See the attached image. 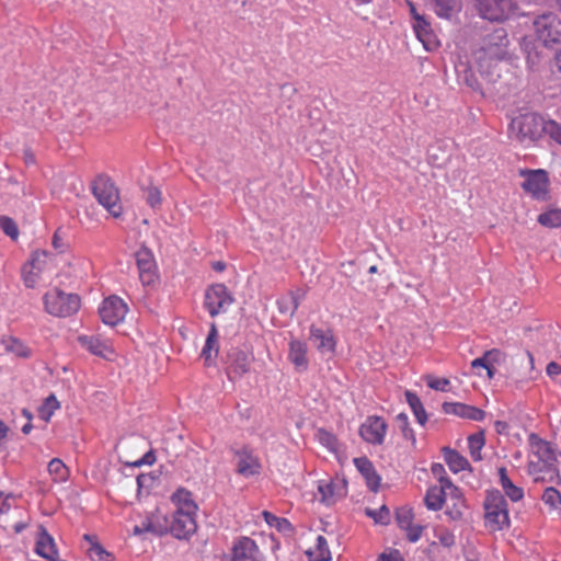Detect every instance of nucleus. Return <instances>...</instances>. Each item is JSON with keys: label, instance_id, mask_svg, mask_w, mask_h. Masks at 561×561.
Wrapping results in <instances>:
<instances>
[{"label": "nucleus", "instance_id": "f257e3e1", "mask_svg": "<svg viewBox=\"0 0 561 561\" xmlns=\"http://www.w3.org/2000/svg\"><path fill=\"white\" fill-rule=\"evenodd\" d=\"M510 39L506 28L502 26L481 27L473 39L471 54L480 75L488 83H494L500 73L497 61L508 57Z\"/></svg>", "mask_w": 561, "mask_h": 561}, {"label": "nucleus", "instance_id": "f03ea898", "mask_svg": "<svg viewBox=\"0 0 561 561\" xmlns=\"http://www.w3.org/2000/svg\"><path fill=\"white\" fill-rule=\"evenodd\" d=\"M548 122L536 113H526L513 118L508 125V135L523 142L536 141L546 134Z\"/></svg>", "mask_w": 561, "mask_h": 561}, {"label": "nucleus", "instance_id": "7ed1b4c3", "mask_svg": "<svg viewBox=\"0 0 561 561\" xmlns=\"http://www.w3.org/2000/svg\"><path fill=\"white\" fill-rule=\"evenodd\" d=\"M483 506L485 520L493 530L510 526L507 502L499 490L488 491Z\"/></svg>", "mask_w": 561, "mask_h": 561}, {"label": "nucleus", "instance_id": "20e7f679", "mask_svg": "<svg viewBox=\"0 0 561 561\" xmlns=\"http://www.w3.org/2000/svg\"><path fill=\"white\" fill-rule=\"evenodd\" d=\"M45 310L56 317H69L80 308V297L76 294H66L59 288L44 295Z\"/></svg>", "mask_w": 561, "mask_h": 561}, {"label": "nucleus", "instance_id": "39448f33", "mask_svg": "<svg viewBox=\"0 0 561 561\" xmlns=\"http://www.w3.org/2000/svg\"><path fill=\"white\" fill-rule=\"evenodd\" d=\"M533 26L545 47L552 48L561 44V20L557 14L543 13L534 20Z\"/></svg>", "mask_w": 561, "mask_h": 561}, {"label": "nucleus", "instance_id": "423d86ee", "mask_svg": "<svg viewBox=\"0 0 561 561\" xmlns=\"http://www.w3.org/2000/svg\"><path fill=\"white\" fill-rule=\"evenodd\" d=\"M92 193L113 217L118 218L122 215V207L117 206L118 190L107 175L100 174L95 178L92 183Z\"/></svg>", "mask_w": 561, "mask_h": 561}, {"label": "nucleus", "instance_id": "0eeeda50", "mask_svg": "<svg viewBox=\"0 0 561 561\" xmlns=\"http://www.w3.org/2000/svg\"><path fill=\"white\" fill-rule=\"evenodd\" d=\"M234 302V298L228 291L225 284L218 283L208 286L205 291L204 307L208 310L210 317H216L226 311V306Z\"/></svg>", "mask_w": 561, "mask_h": 561}, {"label": "nucleus", "instance_id": "6e6552de", "mask_svg": "<svg viewBox=\"0 0 561 561\" xmlns=\"http://www.w3.org/2000/svg\"><path fill=\"white\" fill-rule=\"evenodd\" d=\"M481 16L491 22H502L517 9L513 0H477Z\"/></svg>", "mask_w": 561, "mask_h": 561}, {"label": "nucleus", "instance_id": "1a4fd4ad", "mask_svg": "<svg viewBox=\"0 0 561 561\" xmlns=\"http://www.w3.org/2000/svg\"><path fill=\"white\" fill-rule=\"evenodd\" d=\"M139 279L144 286H153L159 278L158 267L152 251L146 247L135 253Z\"/></svg>", "mask_w": 561, "mask_h": 561}, {"label": "nucleus", "instance_id": "9d476101", "mask_svg": "<svg viewBox=\"0 0 561 561\" xmlns=\"http://www.w3.org/2000/svg\"><path fill=\"white\" fill-rule=\"evenodd\" d=\"M520 174L526 176L522 184L525 192L531 194L538 201H546L548 198L549 178L547 171L541 169L523 170Z\"/></svg>", "mask_w": 561, "mask_h": 561}, {"label": "nucleus", "instance_id": "9b49d317", "mask_svg": "<svg viewBox=\"0 0 561 561\" xmlns=\"http://www.w3.org/2000/svg\"><path fill=\"white\" fill-rule=\"evenodd\" d=\"M194 514L184 512L183 507H178L169 523V533L178 539H188L197 529Z\"/></svg>", "mask_w": 561, "mask_h": 561}, {"label": "nucleus", "instance_id": "f8f14e48", "mask_svg": "<svg viewBox=\"0 0 561 561\" xmlns=\"http://www.w3.org/2000/svg\"><path fill=\"white\" fill-rule=\"evenodd\" d=\"M252 360L251 354L238 347H231L227 353V377L233 380L237 377L243 376L250 370Z\"/></svg>", "mask_w": 561, "mask_h": 561}, {"label": "nucleus", "instance_id": "ddd939ff", "mask_svg": "<svg viewBox=\"0 0 561 561\" xmlns=\"http://www.w3.org/2000/svg\"><path fill=\"white\" fill-rule=\"evenodd\" d=\"M232 451L237 459L236 472L238 474L245 478L260 474L261 462L249 447L232 448Z\"/></svg>", "mask_w": 561, "mask_h": 561}, {"label": "nucleus", "instance_id": "4468645a", "mask_svg": "<svg viewBox=\"0 0 561 561\" xmlns=\"http://www.w3.org/2000/svg\"><path fill=\"white\" fill-rule=\"evenodd\" d=\"M127 310L126 304L119 297L110 296L104 299L99 313L105 324L114 327L124 319Z\"/></svg>", "mask_w": 561, "mask_h": 561}, {"label": "nucleus", "instance_id": "2eb2a0df", "mask_svg": "<svg viewBox=\"0 0 561 561\" xmlns=\"http://www.w3.org/2000/svg\"><path fill=\"white\" fill-rule=\"evenodd\" d=\"M387 428V423L380 416H369L359 427V435L370 444L380 445Z\"/></svg>", "mask_w": 561, "mask_h": 561}, {"label": "nucleus", "instance_id": "dca6fc26", "mask_svg": "<svg viewBox=\"0 0 561 561\" xmlns=\"http://www.w3.org/2000/svg\"><path fill=\"white\" fill-rule=\"evenodd\" d=\"M261 553L254 540L241 537L234 542L230 561H261Z\"/></svg>", "mask_w": 561, "mask_h": 561}, {"label": "nucleus", "instance_id": "f3484780", "mask_svg": "<svg viewBox=\"0 0 561 561\" xmlns=\"http://www.w3.org/2000/svg\"><path fill=\"white\" fill-rule=\"evenodd\" d=\"M442 410L446 414H454L472 421H482L485 416V412L483 410L460 402H444Z\"/></svg>", "mask_w": 561, "mask_h": 561}, {"label": "nucleus", "instance_id": "a211bd4d", "mask_svg": "<svg viewBox=\"0 0 561 561\" xmlns=\"http://www.w3.org/2000/svg\"><path fill=\"white\" fill-rule=\"evenodd\" d=\"M353 461L357 470L365 478L368 489L373 492H377L381 478L375 470L373 462L367 457L354 458Z\"/></svg>", "mask_w": 561, "mask_h": 561}, {"label": "nucleus", "instance_id": "6ab92c4d", "mask_svg": "<svg viewBox=\"0 0 561 561\" xmlns=\"http://www.w3.org/2000/svg\"><path fill=\"white\" fill-rule=\"evenodd\" d=\"M528 440L531 448L535 449L534 453L541 463L558 461L556 450L552 448L549 442L540 438L536 433H531L528 437Z\"/></svg>", "mask_w": 561, "mask_h": 561}, {"label": "nucleus", "instance_id": "aec40b11", "mask_svg": "<svg viewBox=\"0 0 561 561\" xmlns=\"http://www.w3.org/2000/svg\"><path fill=\"white\" fill-rule=\"evenodd\" d=\"M307 344L297 339L289 342L288 359L294 364L295 369L305 371L308 368Z\"/></svg>", "mask_w": 561, "mask_h": 561}, {"label": "nucleus", "instance_id": "412c9836", "mask_svg": "<svg viewBox=\"0 0 561 561\" xmlns=\"http://www.w3.org/2000/svg\"><path fill=\"white\" fill-rule=\"evenodd\" d=\"M413 30L426 50H433L436 48V35L434 34L430 22H427L425 18H417V22H413Z\"/></svg>", "mask_w": 561, "mask_h": 561}, {"label": "nucleus", "instance_id": "4be33fe9", "mask_svg": "<svg viewBox=\"0 0 561 561\" xmlns=\"http://www.w3.org/2000/svg\"><path fill=\"white\" fill-rule=\"evenodd\" d=\"M78 341L89 352L102 358L111 359L110 355L114 354V351L108 345L93 335H80Z\"/></svg>", "mask_w": 561, "mask_h": 561}, {"label": "nucleus", "instance_id": "5701e85b", "mask_svg": "<svg viewBox=\"0 0 561 561\" xmlns=\"http://www.w3.org/2000/svg\"><path fill=\"white\" fill-rule=\"evenodd\" d=\"M442 451L446 463L453 472L458 473L463 470H472L469 461L457 450L451 449L450 447H443Z\"/></svg>", "mask_w": 561, "mask_h": 561}, {"label": "nucleus", "instance_id": "b1692460", "mask_svg": "<svg viewBox=\"0 0 561 561\" xmlns=\"http://www.w3.org/2000/svg\"><path fill=\"white\" fill-rule=\"evenodd\" d=\"M36 552L47 560H54V556H58L53 537L43 527L36 542Z\"/></svg>", "mask_w": 561, "mask_h": 561}, {"label": "nucleus", "instance_id": "393cba45", "mask_svg": "<svg viewBox=\"0 0 561 561\" xmlns=\"http://www.w3.org/2000/svg\"><path fill=\"white\" fill-rule=\"evenodd\" d=\"M500 483L505 492L513 502L520 501L524 497V491L522 488L515 485L507 476L506 468H499Z\"/></svg>", "mask_w": 561, "mask_h": 561}, {"label": "nucleus", "instance_id": "a878e982", "mask_svg": "<svg viewBox=\"0 0 561 561\" xmlns=\"http://www.w3.org/2000/svg\"><path fill=\"white\" fill-rule=\"evenodd\" d=\"M310 340L314 342L317 348L321 352L333 351L335 342L333 335L325 334L322 330L311 325L310 328Z\"/></svg>", "mask_w": 561, "mask_h": 561}, {"label": "nucleus", "instance_id": "bb28decb", "mask_svg": "<svg viewBox=\"0 0 561 561\" xmlns=\"http://www.w3.org/2000/svg\"><path fill=\"white\" fill-rule=\"evenodd\" d=\"M218 331L216 328V324L213 323L210 325V330L208 332L205 345L202 350L201 356L205 359V365H210L211 359V351H215V355L218 354L219 347H218Z\"/></svg>", "mask_w": 561, "mask_h": 561}, {"label": "nucleus", "instance_id": "cd10ccee", "mask_svg": "<svg viewBox=\"0 0 561 561\" xmlns=\"http://www.w3.org/2000/svg\"><path fill=\"white\" fill-rule=\"evenodd\" d=\"M404 396L417 422L421 425H425V423L427 422V413L419 396L410 390H407L404 392Z\"/></svg>", "mask_w": 561, "mask_h": 561}, {"label": "nucleus", "instance_id": "c85d7f7f", "mask_svg": "<svg viewBox=\"0 0 561 561\" xmlns=\"http://www.w3.org/2000/svg\"><path fill=\"white\" fill-rule=\"evenodd\" d=\"M446 495L442 488L431 486L425 495L424 502L428 510L438 511L443 507Z\"/></svg>", "mask_w": 561, "mask_h": 561}, {"label": "nucleus", "instance_id": "c756f323", "mask_svg": "<svg viewBox=\"0 0 561 561\" xmlns=\"http://www.w3.org/2000/svg\"><path fill=\"white\" fill-rule=\"evenodd\" d=\"M463 69L457 68V71L459 73V77L462 79V81L471 88L473 91L480 92L483 94L482 83L480 82L479 78L476 76V72L472 68V66L467 65H460Z\"/></svg>", "mask_w": 561, "mask_h": 561}, {"label": "nucleus", "instance_id": "7c9ffc66", "mask_svg": "<svg viewBox=\"0 0 561 561\" xmlns=\"http://www.w3.org/2000/svg\"><path fill=\"white\" fill-rule=\"evenodd\" d=\"M262 515H263L265 522L270 526L275 527L278 531L284 533V534H293L294 533V527L288 519L283 518V517H277L267 511H264L262 513Z\"/></svg>", "mask_w": 561, "mask_h": 561}, {"label": "nucleus", "instance_id": "2f4dec72", "mask_svg": "<svg viewBox=\"0 0 561 561\" xmlns=\"http://www.w3.org/2000/svg\"><path fill=\"white\" fill-rule=\"evenodd\" d=\"M172 500L179 505V507H183L184 512L195 513L197 510V505L192 500L191 492L179 489L173 495Z\"/></svg>", "mask_w": 561, "mask_h": 561}, {"label": "nucleus", "instance_id": "473e14b6", "mask_svg": "<svg viewBox=\"0 0 561 561\" xmlns=\"http://www.w3.org/2000/svg\"><path fill=\"white\" fill-rule=\"evenodd\" d=\"M470 455L473 460L479 461L482 459L481 449L485 444L484 431L481 430L468 437Z\"/></svg>", "mask_w": 561, "mask_h": 561}, {"label": "nucleus", "instance_id": "72a5a7b5", "mask_svg": "<svg viewBox=\"0 0 561 561\" xmlns=\"http://www.w3.org/2000/svg\"><path fill=\"white\" fill-rule=\"evenodd\" d=\"M151 524H149V533L156 536H163L169 533V520L165 516H161L158 512L152 513Z\"/></svg>", "mask_w": 561, "mask_h": 561}, {"label": "nucleus", "instance_id": "f704fd0d", "mask_svg": "<svg viewBox=\"0 0 561 561\" xmlns=\"http://www.w3.org/2000/svg\"><path fill=\"white\" fill-rule=\"evenodd\" d=\"M2 344L8 352H11L19 357H27L30 355V350L18 339L12 336L3 337Z\"/></svg>", "mask_w": 561, "mask_h": 561}, {"label": "nucleus", "instance_id": "c9c22d12", "mask_svg": "<svg viewBox=\"0 0 561 561\" xmlns=\"http://www.w3.org/2000/svg\"><path fill=\"white\" fill-rule=\"evenodd\" d=\"M59 401L55 397V394L48 396L43 404L38 408V414L42 420L45 422H49L55 410L59 408Z\"/></svg>", "mask_w": 561, "mask_h": 561}, {"label": "nucleus", "instance_id": "e433bc0d", "mask_svg": "<svg viewBox=\"0 0 561 561\" xmlns=\"http://www.w3.org/2000/svg\"><path fill=\"white\" fill-rule=\"evenodd\" d=\"M524 49L526 53V62L530 70H538L540 62L542 60L541 53L534 46L533 43H526L524 45Z\"/></svg>", "mask_w": 561, "mask_h": 561}, {"label": "nucleus", "instance_id": "4c0bfd02", "mask_svg": "<svg viewBox=\"0 0 561 561\" xmlns=\"http://www.w3.org/2000/svg\"><path fill=\"white\" fill-rule=\"evenodd\" d=\"M538 222L545 227H561V209H551L538 216Z\"/></svg>", "mask_w": 561, "mask_h": 561}, {"label": "nucleus", "instance_id": "58836bf2", "mask_svg": "<svg viewBox=\"0 0 561 561\" xmlns=\"http://www.w3.org/2000/svg\"><path fill=\"white\" fill-rule=\"evenodd\" d=\"M398 423V427L401 431L403 437L412 442V445H415V436L413 430L410 427L409 419L405 413H399L396 417Z\"/></svg>", "mask_w": 561, "mask_h": 561}, {"label": "nucleus", "instance_id": "ea45409f", "mask_svg": "<svg viewBox=\"0 0 561 561\" xmlns=\"http://www.w3.org/2000/svg\"><path fill=\"white\" fill-rule=\"evenodd\" d=\"M48 472L55 477V479L57 480H65L66 479V476H67V467L65 466V463L58 459V458H54L49 461L48 463Z\"/></svg>", "mask_w": 561, "mask_h": 561}, {"label": "nucleus", "instance_id": "a19ab883", "mask_svg": "<svg viewBox=\"0 0 561 561\" xmlns=\"http://www.w3.org/2000/svg\"><path fill=\"white\" fill-rule=\"evenodd\" d=\"M542 501L554 510L561 507V495L553 486H549L545 490Z\"/></svg>", "mask_w": 561, "mask_h": 561}, {"label": "nucleus", "instance_id": "79ce46f5", "mask_svg": "<svg viewBox=\"0 0 561 561\" xmlns=\"http://www.w3.org/2000/svg\"><path fill=\"white\" fill-rule=\"evenodd\" d=\"M0 228L9 236L12 240H16L19 237V229L15 221L7 216H0Z\"/></svg>", "mask_w": 561, "mask_h": 561}, {"label": "nucleus", "instance_id": "37998d69", "mask_svg": "<svg viewBox=\"0 0 561 561\" xmlns=\"http://www.w3.org/2000/svg\"><path fill=\"white\" fill-rule=\"evenodd\" d=\"M366 515L382 525H387L390 522V510L386 505H382L378 511L366 508Z\"/></svg>", "mask_w": 561, "mask_h": 561}, {"label": "nucleus", "instance_id": "c03bdc74", "mask_svg": "<svg viewBox=\"0 0 561 561\" xmlns=\"http://www.w3.org/2000/svg\"><path fill=\"white\" fill-rule=\"evenodd\" d=\"M413 514L412 510L401 507L398 508L396 512V520L401 529H404L407 527H410L412 524Z\"/></svg>", "mask_w": 561, "mask_h": 561}, {"label": "nucleus", "instance_id": "a18cd8bd", "mask_svg": "<svg viewBox=\"0 0 561 561\" xmlns=\"http://www.w3.org/2000/svg\"><path fill=\"white\" fill-rule=\"evenodd\" d=\"M318 492L321 495V502L330 505L333 503V496H334V485L332 482L329 483H321L318 485Z\"/></svg>", "mask_w": 561, "mask_h": 561}, {"label": "nucleus", "instance_id": "49530a36", "mask_svg": "<svg viewBox=\"0 0 561 561\" xmlns=\"http://www.w3.org/2000/svg\"><path fill=\"white\" fill-rule=\"evenodd\" d=\"M317 551H318L319 556L316 561H330L331 560V552L329 550L327 539L323 536H318V538H317Z\"/></svg>", "mask_w": 561, "mask_h": 561}, {"label": "nucleus", "instance_id": "de8ad7c7", "mask_svg": "<svg viewBox=\"0 0 561 561\" xmlns=\"http://www.w3.org/2000/svg\"><path fill=\"white\" fill-rule=\"evenodd\" d=\"M424 378L431 389L437 391H447V386L449 385V380L447 378L436 379L431 375H426Z\"/></svg>", "mask_w": 561, "mask_h": 561}, {"label": "nucleus", "instance_id": "09e8293b", "mask_svg": "<svg viewBox=\"0 0 561 561\" xmlns=\"http://www.w3.org/2000/svg\"><path fill=\"white\" fill-rule=\"evenodd\" d=\"M319 439H320L321 444L327 446L330 450H332V451L336 450L337 439L333 434H331L324 430H320L319 431Z\"/></svg>", "mask_w": 561, "mask_h": 561}, {"label": "nucleus", "instance_id": "8fccbe9b", "mask_svg": "<svg viewBox=\"0 0 561 561\" xmlns=\"http://www.w3.org/2000/svg\"><path fill=\"white\" fill-rule=\"evenodd\" d=\"M466 505L462 501H459L454 504L453 507H447L445 514L448 515L453 520H458L462 518L463 510Z\"/></svg>", "mask_w": 561, "mask_h": 561}, {"label": "nucleus", "instance_id": "3c124183", "mask_svg": "<svg viewBox=\"0 0 561 561\" xmlns=\"http://www.w3.org/2000/svg\"><path fill=\"white\" fill-rule=\"evenodd\" d=\"M48 252L43 251H35L32 255V260L30 262L32 268L41 271L43 268V265L45 264V259L47 256Z\"/></svg>", "mask_w": 561, "mask_h": 561}, {"label": "nucleus", "instance_id": "603ef678", "mask_svg": "<svg viewBox=\"0 0 561 561\" xmlns=\"http://www.w3.org/2000/svg\"><path fill=\"white\" fill-rule=\"evenodd\" d=\"M289 296H290L289 297L290 304L293 305V308L290 311V317H293L299 307L300 300L305 298L306 290H304V289L291 290V291H289Z\"/></svg>", "mask_w": 561, "mask_h": 561}, {"label": "nucleus", "instance_id": "864d4df0", "mask_svg": "<svg viewBox=\"0 0 561 561\" xmlns=\"http://www.w3.org/2000/svg\"><path fill=\"white\" fill-rule=\"evenodd\" d=\"M439 543L445 548H451L455 545V535L448 529H443L437 534Z\"/></svg>", "mask_w": 561, "mask_h": 561}, {"label": "nucleus", "instance_id": "5fc2aeb1", "mask_svg": "<svg viewBox=\"0 0 561 561\" xmlns=\"http://www.w3.org/2000/svg\"><path fill=\"white\" fill-rule=\"evenodd\" d=\"M154 477L151 474L141 473L136 478L138 495L142 489H148L152 485Z\"/></svg>", "mask_w": 561, "mask_h": 561}, {"label": "nucleus", "instance_id": "6e6d98bb", "mask_svg": "<svg viewBox=\"0 0 561 561\" xmlns=\"http://www.w3.org/2000/svg\"><path fill=\"white\" fill-rule=\"evenodd\" d=\"M546 134L561 145V126L553 121H548Z\"/></svg>", "mask_w": 561, "mask_h": 561}, {"label": "nucleus", "instance_id": "4d7b16f0", "mask_svg": "<svg viewBox=\"0 0 561 561\" xmlns=\"http://www.w3.org/2000/svg\"><path fill=\"white\" fill-rule=\"evenodd\" d=\"M437 14L448 16L453 10V0H434Z\"/></svg>", "mask_w": 561, "mask_h": 561}, {"label": "nucleus", "instance_id": "13d9d810", "mask_svg": "<svg viewBox=\"0 0 561 561\" xmlns=\"http://www.w3.org/2000/svg\"><path fill=\"white\" fill-rule=\"evenodd\" d=\"M147 203L154 208L156 206L160 205L161 203V192L158 187H149L148 188V195H147Z\"/></svg>", "mask_w": 561, "mask_h": 561}, {"label": "nucleus", "instance_id": "bf43d9fd", "mask_svg": "<svg viewBox=\"0 0 561 561\" xmlns=\"http://www.w3.org/2000/svg\"><path fill=\"white\" fill-rule=\"evenodd\" d=\"M407 531L408 540L411 542H416L422 535L423 526L411 524L410 527L404 528Z\"/></svg>", "mask_w": 561, "mask_h": 561}, {"label": "nucleus", "instance_id": "052dcab7", "mask_svg": "<svg viewBox=\"0 0 561 561\" xmlns=\"http://www.w3.org/2000/svg\"><path fill=\"white\" fill-rule=\"evenodd\" d=\"M491 355H497L496 352H484L483 356L481 357H478L476 359H473L471 362V367L472 368H477V367H483L485 368L486 365L489 364L488 363V358L491 356Z\"/></svg>", "mask_w": 561, "mask_h": 561}, {"label": "nucleus", "instance_id": "680f3d73", "mask_svg": "<svg viewBox=\"0 0 561 561\" xmlns=\"http://www.w3.org/2000/svg\"><path fill=\"white\" fill-rule=\"evenodd\" d=\"M156 460V456H154V453L153 450H149L148 453H146L141 459L130 463V466H134V467H140L141 465H152Z\"/></svg>", "mask_w": 561, "mask_h": 561}, {"label": "nucleus", "instance_id": "e2e57ef3", "mask_svg": "<svg viewBox=\"0 0 561 561\" xmlns=\"http://www.w3.org/2000/svg\"><path fill=\"white\" fill-rule=\"evenodd\" d=\"M51 244L54 249L59 251L60 253L65 252L67 245L62 242V239L60 237V228H58L54 233Z\"/></svg>", "mask_w": 561, "mask_h": 561}, {"label": "nucleus", "instance_id": "0e129e2a", "mask_svg": "<svg viewBox=\"0 0 561 561\" xmlns=\"http://www.w3.org/2000/svg\"><path fill=\"white\" fill-rule=\"evenodd\" d=\"M439 483L440 485L437 486L443 489L445 495L447 494V490L451 492H458V488L451 482V480L447 476L442 477V479H439Z\"/></svg>", "mask_w": 561, "mask_h": 561}, {"label": "nucleus", "instance_id": "69168bd1", "mask_svg": "<svg viewBox=\"0 0 561 561\" xmlns=\"http://www.w3.org/2000/svg\"><path fill=\"white\" fill-rule=\"evenodd\" d=\"M91 550H93L99 557L101 561H110L104 559L103 556L112 557L110 552H107L98 541L92 542Z\"/></svg>", "mask_w": 561, "mask_h": 561}, {"label": "nucleus", "instance_id": "338daca9", "mask_svg": "<svg viewBox=\"0 0 561 561\" xmlns=\"http://www.w3.org/2000/svg\"><path fill=\"white\" fill-rule=\"evenodd\" d=\"M378 561H404L401 557L400 552L398 550H394L393 552L386 554L381 553L378 558Z\"/></svg>", "mask_w": 561, "mask_h": 561}, {"label": "nucleus", "instance_id": "774afa93", "mask_svg": "<svg viewBox=\"0 0 561 561\" xmlns=\"http://www.w3.org/2000/svg\"><path fill=\"white\" fill-rule=\"evenodd\" d=\"M547 375L554 377L561 374V366L557 362H550L546 367Z\"/></svg>", "mask_w": 561, "mask_h": 561}]
</instances>
